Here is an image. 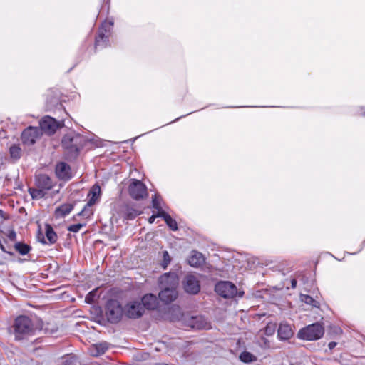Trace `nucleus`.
<instances>
[{
    "instance_id": "nucleus-11",
    "label": "nucleus",
    "mask_w": 365,
    "mask_h": 365,
    "mask_svg": "<svg viewBox=\"0 0 365 365\" xmlns=\"http://www.w3.org/2000/svg\"><path fill=\"white\" fill-rule=\"evenodd\" d=\"M41 132L37 127H29L25 129L21 135V140L24 144L31 145L35 143L37 138L40 137Z\"/></svg>"
},
{
    "instance_id": "nucleus-7",
    "label": "nucleus",
    "mask_w": 365,
    "mask_h": 365,
    "mask_svg": "<svg viewBox=\"0 0 365 365\" xmlns=\"http://www.w3.org/2000/svg\"><path fill=\"white\" fill-rule=\"evenodd\" d=\"M124 315L129 319H138L144 314V308L141 302L138 300L128 302L124 307Z\"/></svg>"
},
{
    "instance_id": "nucleus-23",
    "label": "nucleus",
    "mask_w": 365,
    "mask_h": 365,
    "mask_svg": "<svg viewBox=\"0 0 365 365\" xmlns=\"http://www.w3.org/2000/svg\"><path fill=\"white\" fill-rule=\"evenodd\" d=\"M46 237L48 242H47L44 239H43L42 242L43 244L49 243V244H54L58 239V236L56 233L54 232L53 227L47 224L46 225Z\"/></svg>"
},
{
    "instance_id": "nucleus-2",
    "label": "nucleus",
    "mask_w": 365,
    "mask_h": 365,
    "mask_svg": "<svg viewBox=\"0 0 365 365\" xmlns=\"http://www.w3.org/2000/svg\"><path fill=\"white\" fill-rule=\"evenodd\" d=\"M87 139L78 133H70L65 135L61 143L68 158L74 159L86 145Z\"/></svg>"
},
{
    "instance_id": "nucleus-12",
    "label": "nucleus",
    "mask_w": 365,
    "mask_h": 365,
    "mask_svg": "<svg viewBox=\"0 0 365 365\" xmlns=\"http://www.w3.org/2000/svg\"><path fill=\"white\" fill-rule=\"evenodd\" d=\"M112 26L111 23H104L99 29L97 36L96 37L95 48H103L108 46V36L105 34L106 32L110 31Z\"/></svg>"
},
{
    "instance_id": "nucleus-24",
    "label": "nucleus",
    "mask_w": 365,
    "mask_h": 365,
    "mask_svg": "<svg viewBox=\"0 0 365 365\" xmlns=\"http://www.w3.org/2000/svg\"><path fill=\"white\" fill-rule=\"evenodd\" d=\"M158 215L163 217L167 224V225L173 231L178 230V225L176 221L173 219L170 215L166 213L165 211L158 212Z\"/></svg>"
},
{
    "instance_id": "nucleus-35",
    "label": "nucleus",
    "mask_w": 365,
    "mask_h": 365,
    "mask_svg": "<svg viewBox=\"0 0 365 365\" xmlns=\"http://www.w3.org/2000/svg\"><path fill=\"white\" fill-rule=\"evenodd\" d=\"M265 332L268 335H272L274 332V326L267 325L265 328Z\"/></svg>"
},
{
    "instance_id": "nucleus-6",
    "label": "nucleus",
    "mask_w": 365,
    "mask_h": 365,
    "mask_svg": "<svg viewBox=\"0 0 365 365\" xmlns=\"http://www.w3.org/2000/svg\"><path fill=\"white\" fill-rule=\"evenodd\" d=\"M128 193L135 200H143L148 196L145 185L136 179L130 180V183L128 186Z\"/></svg>"
},
{
    "instance_id": "nucleus-18",
    "label": "nucleus",
    "mask_w": 365,
    "mask_h": 365,
    "mask_svg": "<svg viewBox=\"0 0 365 365\" xmlns=\"http://www.w3.org/2000/svg\"><path fill=\"white\" fill-rule=\"evenodd\" d=\"M293 330L290 324L281 323L278 329V336L281 340H288L292 337Z\"/></svg>"
},
{
    "instance_id": "nucleus-27",
    "label": "nucleus",
    "mask_w": 365,
    "mask_h": 365,
    "mask_svg": "<svg viewBox=\"0 0 365 365\" xmlns=\"http://www.w3.org/2000/svg\"><path fill=\"white\" fill-rule=\"evenodd\" d=\"M15 250L21 255H24L29 252L31 247L22 242H17L14 245Z\"/></svg>"
},
{
    "instance_id": "nucleus-1",
    "label": "nucleus",
    "mask_w": 365,
    "mask_h": 365,
    "mask_svg": "<svg viewBox=\"0 0 365 365\" xmlns=\"http://www.w3.org/2000/svg\"><path fill=\"white\" fill-rule=\"evenodd\" d=\"M162 290L159 292V299L165 304L171 303L178 297L176 287L178 284V277L175 273H165L159 278Z\"/></svg>"
},
{
    "instance_id": "nucleus-16",
    "label": "nucleus",
    "mask_w": 365,
    "mask_h": 365,
    "mask_svg": "<svg viewBox=\"0 0 365 365\" xmlns=\"http://www.w3.org/2000/svg\"><path fill=\"white\" fill-rule=\"evenodd\" d=\"M56 174L59 179L63 180H68L72 177L71 167L63 162H61L56 165Z\"/></svg>"
},
{
    "instance_id": "nucleus-29",
    "label": "nucleus",
    "mask_w": 365,
    "mask_h": 365,
    "mask_svg": "<svg viewBox=\"0 0 365 365\" xmlns=\"http://www.w3.org/2000/svg\"><path fill=\"white\" fill-rule=\"evenodd\" d=\"M300 299H301L302 302H303L307 304H310L315 307H318L319 303L309 295L302 294L300 296Z\"/></svg>"
},
{
    "instance_id": "nucleus-26",
    "label": "nucleus",
    "mask_w": 365,
    "mask_h": 365,
    "mask_svg": "<svg viewBox=\"0 0 365 365\" xmlns=\"http://www.w3.org/2000/svg\"><path fill=\"white\" fill-rule=\"evenodd\" d=\"M28 191L33 200L41 199L44 197L46 194V192L38 187H29Z\"/></svg>"
},
{
    "instance_id": "nucleus-37",
    "label": "nucleus",
    "mask_w": 365,
    "mask_h": 365,
    "mask_svg": "<svg viewBox=\"0 0 365 365\" xmlns=\"http://www.w3.org/2000/svg\"><path fill=\"white\" fill-rule=\"evenodd\" d=\"M160 216L158 215V212L156 214V215H153L152 216H150L148 219V222L150 224H153L155 220L156 217H159Z\"/></svg>"
},
{
    "instance_id": "nucleus-39",
    "label": "nucleus",
    "mask_w": 365,
    "mask_h": 365,
    "mask_svg": "<svg viewBox=\"0 0 365 365\" xmlns=\"http://www.w3.org/2000/svg\"><path fill=\"white\" fill-rule=\"evenodd\" d=\"M297 286V280L295 279H293L291 280V287L292 288H295Z\"/></svg>"
},
{
    "instance_id": "nucleus-8",
    "label": "nucleus",
    "mask_w": 365,
    "mask_h": 365,
    "mask_svg": "<svg viewBox=\"0 0 365 365\" xmlns=\"http://www.w3.org/2000/svg\"><path fill=\"white\" fill-rule=\"evenodd\" d=\"M215 290L224 298H233L237 294L236 286L230 282H219L216 284Z\"/></svg>"
},
{
    "instance_id": "nucleus-4",
    "label": "nucleus",
    "mask_w": 365,
    "mask_h": 365,
    "mask_svg": "<svg viewBox=\"0 0 365 365\" xmlns=\"http://www.w3.org/2000/svg\"><path fill=\"white\" fill-rule=\"evenodd\" d=\"M324 334V327L319 323H314L301 329L298 337L301 339L313 341L320 339Z\"/></svg>"
},
{
    "instance_id": "nucleus-32",
    "label": "nucleus",
    "mask_w": 365,
    "mask_h": 365,
    "mask_svg": "<svg viewBox=\"0 0 365 365\" xmlns=\"http://www.w3.org/2000/svg\"><path fill=\"white\" fill-rule=\"evenodd\" d=\"M96 297V289L90 292L85 298V301L86 303L91 304L93 303Z\"/></svg>"
},
{
    "instance_id": "nucleus-21",
    "label": "nucleus",
    "mask_w": 365,
    "mask_h": 365,
    "mask_svg": "<svg viewBox=\"0 0 365 365\" xmlns=\"http://www.w3.org/2000/svg\"><path fill=\"white\" fill-rule=\"evenodd\" d=\"M108 344L107 342H101L96 344H93L89 348V354L93 356H98L105 353L108 349Z\"/></svg>"
},
{
    "instance_id": "nucleus-5",
    "label": "nucleus",
    "mask_w": 365,
    "mask_h": 365,
    "mask_svg": "<svg viewBox=\"0 0 365 365\" xmlns=\"http://www.w3.org/2000/svg\"><path fill=\"white\" fill-rule=\"evenodd\" d=\"M124 315L123 307L115 299L108 301L106 305V316L110 323H117Z\"/></svg>"
},
{
    "instance_id": "nucleus-40",
    "label": "nucleus",
    "mask_w": 365,
    "mask_h": 365,
    "mask_svg": "<svg viewBox=\"0 0 365 365\" xmlns=\"http://www.w3.org/2000/svg\"><path fill=\"white\" fill-rule=\"evenodd\" d=\"M173 309L175 311H176V312L178 313V314H179V315H180V314H181L180 309V307H178V306H177V307H173Z\"/></svg>"
},
{
    "instance_id": "nucleus-13",
    "label": "nucleus",
    "mask_w": 365,
    "mask_h": 365,
    "mask_svg": "<svg viewBox=\"0 0 365 365\" xmlns=\"http://www.w3.org/2000/svg\"><path fill=\"white\" fill-rule=\"evenodd\" d=\"M58 128V122L50 116H46L40 121L39 130L41 133H45L47 135H52L56 132Z\"/></svg>"
},
{
    "instance_id": "nucleus-36",
    "label": "nucleus",
    "mask_w": 365,
    "mask_h": 365,
    "mask_svg": "<svg viewBox=\"0 0 365 365\" xmlns=\"http://www.w3.org/2000/svg\"><path fill=\"white\" fill-rule=\"evenodd\" d=\"M8 237L9 238V240L14 241L16 238V232L14 231L10 232L9 234L8 235Z\"/></svg>"
},
{
    "instance_id": "nucleus-14",
    "label": "nucleus",
    "mask_w": 365,
    "mask_h": 365,
    "mask_svg": "<svg viewBox=\"0 0 365 365\" xmlns=\"http://www.w3.org/2000/svg\"><path fill=\"white\" fill-rule=\"evenodd\" d=\"M185 291L189 294H196L200 290V285L197 278L192 275H187L183 280Z\"/></svg>"
},
{
    "instance_id": "nucleus-41",
    "label": "nucleus",
    "mask_w": 365,
    "mask_h": 365,
    "mask_svg": "<svg viewBox=\"0 0 365 365\" xmlns=\"http://www.w3.org/2000/svg\"><path fill=\"white\" fill-rule=\"evenodd\" d=\"M0 247L3 251H5L4 247L1 244H0Z\"/></svg>"
},
{
    "instance_id": "nucleus-19",
    "label": "nucleus",
    "mask_w": 365,
    "mask_h": 365,
    "mask_svg": "<svg viewBox=\"0 0 365 365\" xmlns=\"http://www.w3.org/2000/svg\"><path fill=\"white\" fill-rule=\"evenodd\" d=\"M140 302L144 309H154L157 307L158 299L153 294H147L143 297Z\"/></svg>"
},
{
    "instance_id": "nucleus-28",
    "label": "nucleus",
    "mask_w": 365,
    "mask_h": 365,
    "mask_svg": "<svg viewBox=\"0 0 365 365\" xmlns=\"http://www.w3.org/2000/svg\"><path fill=\"white\" fill-rule=\"evenodd\" d=\"M240 359L244 363H250L256 360V357L251 353L244 351L240 355Z\"/></svg>"
},
{
    "instance_id": "nucleus-9",
    "label": "nucleus",
    "mask_w": 365,
    "mask_h": 365,
    "mask_svg": "<svg viewBox=\"0 0 365 365\" xmlns=\"http://www.w3.org/2000/svg\"><path fill=\"white\" fill-rule=\"evenodd\" d=\"M183 321L186 327L193 329H208L210 328V323L202 316H186Z\"/></svg>"
},
{
    "instance_id": "nucleus-22",
    "label": "nucleus",
    "mask_w": 365,
    "mask_h": 365,
    "mask_svg": "<svg viewBox=\"0 0 365 365\" xmlns=\"http://www.w3.org/2000/svg\"><path fill=\"white\" fill-rule=\"evenodd\" d=\"M73 209L72 204H63L58 207L55 210V217L56 218L64 217L68 215Z\"/></svg>"
},
{
    "instance_id": "nucleus-38",
    "label": "nucleus",
    "mask_w": 365,
    "mask_h": 365,
    "mask_svg": "<svg viewBox=\"0 0 365 365\" xmlns=\"http://www.w3.org/2000/svg\"><path fill=\"white\" fill-rule=\"evenodd\" d=\"M336 344H337L336 342L331 341L329 344L328 346H329V349H332L336 346Z\"/></svg>"
},
{
    "instance_id": "nucleus-30",
    "label": "nucleus",
    "mask_w": 365,
    "mask_h": 365,
    "mask_svg": "<svg viewBox=\"0 0 365 365\" xmlns=\"http://www.w3.org/2000/svg\"><path fill=\"white\" fill-rule=\"evenodd\" d=\"M10 155L12 158L17 160L21 157V150L17 145H12L9 150Z\"/></svg>"
},
{
    "instance_id": "nucleus-31",
    "label": "nucleus",
    "mask_w": 365,
    "mask_h": 365,
    "mask_svg": "<svg viewBox=\"0 0 365 365\" xmlns=\"http://www.w3.org/2000/svg\"><path fill=\"white\" fill-rule=\"evenodd\" d=\"M152 204H153V207L155 209H156L158 210V212L163 211L162 210V207H161V205H160V198H159V197L157 195H155L153 197Z\"/></svg>"
},
{
    "instance_id": "nucleus-25",
    "label": "nucleus",
    "mask_w": 365,
    "mask_h": 365,
    "mask_svg": "<svg viewBox=\"0 0 365 365\" xmlns=\"http://www.w3.org/2000/svg\"><path fill=\"white\" fill-rule=\"evenodd\" d=\"M61 365H72L79 363L78 357L73 354H66L61 358Z\"/></svg>"
},
{
    "instance_id": "nucleus-10",
    "label": "nucleus",
    "mask_w": 365,
    "mask_h": 365,
    "mask_svg": "<svg viewBox=\"0 0 365 365\" xmlns=\"http://www.w3.org/2000/svg\"><path fill=\"white\" fill-rule=\"evenodd\" d=\"M101 195V187L98 185H94L90 190L88 197L89 198L88 202L84 208L78 214V216L87 215V207H91L96 203L100 199Z\"/></svg>"
},
{
    "instance_id": "nucleus-17",
    "label": "nucleus",
    "mask_w": 365,
    "mask_h": 365,
    "mask_svg": "<svg viewBox=\"0 0 365 365\" xmlns=\"http://www.w3.org/2000/svg\"><path fill=\"white\" fill-rule=\"evenodd\" d=\"M120 212L123 217L128 220H133L140 214V211L128 204H125L121 207Z\"/></svg>"
},
{
    "instance_id": "nucleus-3",
    "label": "nucleus",
    "mask_w": 365,
    "mask_h": 365,
    "mask_svg": "<svg viewBox=\"0 0 365 365\" xmlns=\"http://www.w3.org/2000/svg\"><path fill=\"white\" fill-rule=\"evenodd\" d=\"M15 339L21 340L31 336L35 328L31 319L26 316H19L15 319L13 326Z\"/></svg>"
},
{
    "instance_id": "nucleus-15",
    "label": "nucleus",
    "mask_w": 365,
    "mask_h": 365,
    "mask_svg": "<svg viewBox=\"0 0 365 365\" xmlns=\"http://www.w3.org/2000/svg\"><path fill=\"white\" fill-rule=\"evenodd\" d=\"M36 186L40 187L45 192H47L48 190H51L53 187V183L52 180L45 174H41L36 177Z\"/></svg>"
},
{
    "instance_id": "nucleus-20",
    "label": "nucleus",
    "mask_w": 365,
    "mask_h": 365,
    "mask_svg": "<svg viewBox=\"0 0 365 365\" xmlns=\"http://www.w3.org/2000/svg\"><path fill=\"white\" fill-rule=\"evenodd\" d=\"M187 262L190 266L197 267L205 262V259L200 252L192 251L191 255L187 259Z\"/></svg>"
},
{
    "instance_id": "nucleus-33",
    "label": "nucleus",
    "mask_w": 365,
    "mask_h": 365,
    "mask_svg": "<svg viewBox=\"0 0 365 365\" xmlns=\"http://www.w3.org/2000/svg\"><path fill=\"white\" fill-rule=\"evenodd\" d=\"M83 226L85 225L81 223L72 225L68 227V230L72 232H78Z\"/></svg>"
},
{
    "instance_id": "nucleus-34",
    "label": "nucleus",
    "mask_w": 365,
    "mask_h": 365,
    "mask_svg": "<svg viewBox=\"0 0 365 365\" xmlns=\"http://www.w3.org/2000/svg\"><path fill=\"white\" fill-rule=\"evenodd\" d=\"M163 266L164 269H165L168 266V264L170 262L171 259L167 251L163 252Z\"/></svg>"
}]
</instances>
